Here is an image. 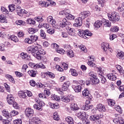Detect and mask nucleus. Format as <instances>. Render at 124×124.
<instances>
[{
  "instance_id": "obj_5",
  "label": "nucleus",
  "mask_w": 124,
  "mask_h": 124,
  "mask_svg": "<svg viewBox=\"0 0 124 124\" xmlns=\"http://www.w3.org/2000/svg\"><path fill=\"white\" fill-rule=\"evenodd\" d=\"M67 25H70V22L67 21L65 18L63 19L62 21L58 22V26H59L60 28H65Z\"/></svg>"
},
{
  "instance_id": "obj_1",
  "label": "nucleus",
  "mask_w": 124,
  "mask_h": 124,
  "mask_svg": "<svg viewBox=\"0 0 124 124\" xmlns=\"http://www.w3.org/2000/svg\"><path fill=\"white\" fill-rule=\"evenodd\" d=\"M108 17L109 21H111L113 23H116V22H119L120 21V17L116 12H112L111 14H108Z\"/></svg>"
},
{
  "instance_id": "obj_25",
  "label": "nucleus",
  "mask_w": 124,
  "mask_h": 124,
  "mask_svg": "<svg viewBox=\"0 0 124 124\" xmlns=\"http://www.w3.org/2000/svg\"><path fill=\"white\" fill-rule=\"evenodd\" d=\"M103 25L106 28H110L111 27V22L108 20H105L103 22Z\"/></svg>"
},
{
  "instance_id": "obj_38",
  "label": "nucleus",
  "mask_w": 124,
  "mask_h": 124,
  "mask_svg": "<svg viewBox=\"0 0 124 124\" xmlns=\"http://www.w3.org/2000/svg\"><path fill=\"white\" fill-rule=\"evenodd\" d=\"M47 1L46 2L44 1H40L39 3L41 6H42L43 7H48V4H47Z\"/></svg>"
},
{
  "instance_id": "obj_51",
  "label": "nucleus",
  "mask_w": 124,
  "mask_h": 124,
  "mask_svg": "<svg viewBox=\"0 0 124 124\" xmlns=\"http://www.w3.org/2000/svg\"><path fill=\"white\" fill-rule=\"evenodd\" d=\"M53 119L55 121H59L60 120V117L58 114V112H55L53 113Z\"/></svg>"
},
{
  "instance_id": "obj_15",
  "label": "nucleus",
  "mask_w": 124,
  "mask_h": 124,
  "mask_svg": "<svg viewBox=\"0 0 124 124\" xmlns=\"http://www.w3.org/2000/svg\"><path fill=\"white\" fill-rule=\"evenodd\" d=\"M47 22L51 25H55L56 24V20L53 18L52 16H49L47 17Z\"/></svg>"
},
{
  "instance_id": "obj_30",
  "label": "nucleus",
  "mask_w": 124,
  "mask_h": 124,
  "mask_svg": "<svg viewBox=\"0 0 124 124\" xmlns=\"http://www.w3.org/2000/svg\"><path fill=\"white\" fill-rule=\"evenodd\" d=\"M5 78H7V79H8V80H10L11 83L15 84V80H14V78L12 77V76H10V75H6Z\"/></svg>"
},
{
  "instance_id": "obj_32",
  "label": "nucleus",
  "mask_w": 124,
  "mask_h": 124,
  "mask_svg": "<svg viewBox=\"0 0 124 124\" xmlns=\"http://www.w3.org/2000/svg\"><path fill=\"white\" fill-rule=\"evenodd\" d=\"M0 22L1 23H7V19H6V17L3 15H0Z\"/></svg>"
},
{
  "instance_id": "obj_42",
  "label": "nucleus",
  "mask_w": 124,
  "mask_h": 124,
  "mask_svg": "<svg viewBox=\"0 0 124 124\" xmlns=\"http://www.w3.org/2000/svg\"><path fill=\"white\" fill-rule=\"evenodd\" d=\"M84 35H85V36H87V37L89 38V37L92 36V35H93V34L92 32H91L89 30H84Z\"/></svg>"
},
{
  "instance_id": "obj_63",
  "label": "nucleus",
  "mask_w": 124,
  "mask_h": 124,
  "mask_svg": "<svg viewBox=\"0 0 124 124\" xmlns=\"http://www.w3.org/2000/svg\"><path fill=\"white\" fill-rule=\"evenodd\" d=\"M89 76L91 77L92 79L95 78V77H96V76H95V74L93 71H91L89 73Z\"/></svg>"
},
{
  "instance_id": "obj_57",
  "label": "nucleus",
  "mask_w": 124,
  "mask_h": 124,
  "mask_svg": "<svg viewBox=\"0 0 124 124\" xmlns=\"http://www.w3.org/2000/svg\"><path fill=\"white\" fill-rule=\"evenodd\" d=\"M98 3L102 7H103V6H104V4H105V0H98Z\"/></svg>"
},
{
  "instance_id": "obj_29",
  "label": "nucleus",
  "mask_w": 124,
  "mask_h": 124,
  "mask_svg": "<svg viewBox=\"0 0 124 124\" xmlns=\"http://www.w3.org/2000/svg\"><path fill=\"white\" fill-rule=\"evenodd\" d=\"M18 95L19 97L21 98H26L27 97V95L26 94V92L24 91H19L18 92Z\"/></svg>"
},
{
  "instance_id": "obj_34",
  "label": "nucleus",
  "mask_w": 124,
  "mask_h": 124,
  "mask_svg": "<svg viewBox=\"0 0 124 124\" xmlns=\"http://www.w3.org/2000/svg\"><path fill=\"white\" fill-rule=\"evenodd\" d=\"M79 48L82 52H84V53H87L88 52V50L86 48V46L83 45H80L79 46Z\"/></svg>"
},
{
  "instance_id": "obj_60",
  "label": "nucleus",
  "mask_w": 124,
  "mask_h": 124,
  "mask_svg": "<svg viewBox=\"0 0 124 124\" xmlns=\"http://www.w3.org/2000/svg\"><path fill=\"white\" fill-rule=\"evenodd\" d=\"M88 62H95V58H94L93 56H90L88 58Z\"/></svg>"
},
{
  "instance_id": "obj_35",
  "label": "nucleus",
  "mask_w": 124,
  "mask_h": 124,
  "mask_svg": "<svg viewBox=\"0 0 124 124\" xmlns=\"http://www.w3.org/2000/svg\"><path fill=\"white\" fill-rule=\"evenodd\" d=\"M115 110L117 111V112H119L120 114H122L123 113V109H122V108L120 107L119 105H115Z\"/></svg>"
},
{
  "instance_id": "obj_31",
  "label": "nucleus",
  "mask_w": 124,
  "mask_h": 124,
  "mask_svg": "<svg viewBox=\"0 0 124 124\" xmlns=\"http://www.w3.org/2000/svg\"><path fill=\"white\" fill-rule=\"evenodd\" d=\"M82 86L80 85L76 86L74 88V91L76 93H81V91H82Z\"/></svg>"
},
{
  "instance_id": "obj_44",
  "label": "nucleus",
  "mask_w": 124,
  "mask_h": 124,
  "mask_svg": "<svg viewBox=\"0 0 124 124\" xmlns=\"http://www.w3.org/2000/svg\"><path fill=\"white\" fill-rule=\"evenodd\" d=\"M45 74L46 75V76H49L50 78H52V79H54L55 78V74H54L52 72H46Z\"/></svg>"
},
{
  "instance_id": "obj_17",
  "label": "nucleus",
  "mask_w": 124,
  "mask_h": 124,
  "mask_svg": "<svg viewBox=\"0 0 124 124\" xmlns=\"http://www.w3.org/2000/svg\"><path fill=\"white\" fill-rule=\"evenodd\" d=\"M40 121V119L37 117H33L31 119H30L29 123L31 124H37L38 122Z\"/></svg>"
},
{
  "instance_id": "obj_54",
  "label": "nucleus",
  "mask_w": 124,
  "mask_h": 124,
  "mask_svg": "<svg viewBox=\"0 0 124 124\" xmlns=\"http://www.w3.org/2000/svg\"><path fill=\"white\" fill-rule=\"evenodd\" d=\"M40 36L43 38V39L46 38V33H45V32L43 30H40Z\"/></svg>"
},
{
  "instance_id": "obj_16",
  "label": "nucleus",
  "mask_w": 124,
  "mask_h": 124,
  "mask_svg": "<svg viewBox=\"0 0 124 124\" xmlns=\"http://www.w3.org/2000/svg\"><path fill=\"white\" fill-rule=\"evenodd\" d=\"M60 100L63 102H69L70 101V96H65L63 95L60 96Z\"/></svg>"
},
{
  "instance_id": "obj_20",
  "label": "nucleus",
  "mask_w": 124,
  "mask_h": 124,
  "mask_svg": "<svg viewBox=\"0 0 124 124\" xmlns=\"http://www.w3.org/2000/svg\"><path fill=\"white\" fill-rule=\"evenodd\" d=\"M20 57L22 58V59H26L27 61H31V56H28L27 53L22 52L20 54Z\"/></svg>"
},
{
  "instance_id": "obj_39",
  "label": "nucleus",
  "mask_w": 124,
  "mask_h": 124,
  "mask_svg": "<svg viewBox=\"0 0 124 124\" xmlns=\"http://www.w3.org/2000/svg\"><path fill=\"white\" fill-rule=\"evenodd\" d=\"M82 95L83 96H89L90 95V92L88 89H85L82 91Z\"/></svg>"
},
{
  "instance_id": "obj_18",
  "label": "nucleus",
  "mask_w": 124,
  "mask_h": 124,
  "mask_svg": "<svg viewBox=\"0 0 124 124\" xmlns=\"http://www.w3.org/2000/svg\"><path fill=\"white\" fill-rule=\"evenodd\" d=\"M78 117L79 118H81V119L83 120L86 119V118H88V114H87V113H86V112H78Z\"/></svg>"
},
{
  "instance_id": "obj_13",
  "label": "nucleus",
  "mask_w": 124,
  "mask_h": 124,
  "mask_svg": "<svg viewBox=\"0 0 124 124\" xmlns=\"http://www.w3.org/2000/svg\"><path fill=\"white\" fill-rule=\"evenodd\" d=\"M108 78L111 81H115L117 80V74L110 73L108 74Z\"/></svg>"
},
{
  "instance_id": "obj_58",
  "label": "nucleus",
  "mask_w": 124,
  "mask_h": 124,
  "mask_svg": "<svg viewBox=\"0 0 124 124\" xmlns=\"http://www.w3.org/2000/svg\"><path fill=\"white\" fill-rule=\"evenodd\" d=\"M47 5L49 6H52L53 5L55 6L56 5V2L53 0H47Z\"/></svg>"
},
{
  "instance_id": "obj_4",
  "label": "nucleus",
  "mask_w": 124,
  "mask_h": 124,
  "mask_svg": "<svg viewBox=\"0 0 124 124\" xmlns=\"http://www.w3.org/2000/svg\"><path fill=\"white\" fill-rule=\"evenodd\" d=\"M91 15V13L89 11H83L80 13L79 15V19H81V20H84L85 18H87V17H88V16H90Z\"/></svg>"
},
{
  "instance_id": "obj_22",
  "label": "nucleus",
  "mask_w": 124,
  "mask_h": 124,
  "mask_svg": "<svg viewBox=\"0 0 124 124\" xmlns=\"http://www.w3.org/2000/svg\"><path fill=\"white\" fill-rule=\"evenodd\" d=\"M32 55H33L34 54H36V53H37V52H38V48H40L41 47V46L38 45L36 46H32Z\"/></svg>"
},
{
  "instance_id": "obj_62",
  "label": "nucleus",
  "mask_w": 124,
  "mask_h": 124,
  "mask_svg": "<svg viewBox=\"0 0 124 124\" xmlns=\"http://www.w3.org/2000/svg\"><path fill=\"white\" fill-rule=\"evenodd\" d=\"M18 114H19V112H18V111H17L16 110H12L10 112V115L13 116V117H14V116H16V115H18Z\"/></svg>"
},
{
  "instance_id": "obj_59",
  "label": "nucleus",
  "mask_w": 124,
  "mask_h": 124,
  "mask_svg": "<svg viewBox=\"0 0 124 124\" xmlns=\"http://www.w3.org/2000/svg\"><path fill=\"white\" fill-rule=\"evenodd\" d=\"M13 124H22V119H17L13 121Z\"/></svg>"
},
{
  "instance_id": "obj_8",
  "label": "nucleus",
  "mask_w": 124,
  "mask_h": 124,
  "mask_svg": "<svg viewBox=\"0 0 124 124\" xmlns=\"http://www.w3.org/2000/svg\"><path fill=\"white\" fill-rule=\"evenodd\" d=\"M25 114L27 117H32L33 116V110L31 108H27L25 110Z\"/></svg>"
},
{
  "instance_id": "obj_56",
  "label": "nucleus",
  "mask_w": 124,
  "mask_h": 124,
  "mask_svg": "<svg viewBox=\"0 0 124 124\" xmlns=\"http://www.w3.org/2000/svg\"><path fill=\"white\" fill-rule=\"evenodd\" d=\"M47 33H49V34H54V33H55V31H56V30L51 28V29H48L47 31Z\"/></svg>"
},
{
  "instance_id": "obj_11",
  "label": "nucleus",
  "mask_w": 124,
  "mask_h": 124,
  "mask_svg": "<svg viewBox=\"0 0 124 124\" xmlns=\"http://www.w3.org/2000/svg\"><path fill=\"white\" fill-rule=\"evenodd\" d=\"M101 49L107 54V50L109 48V44L107 43H102L101 45Z\"/></svg>"
},
{
  "instance_id": "obj_64",
  "label": "nucleus",
  "mask_w": 124,
  "mask_h": 124,
  "mask_svg": "<svg viewBox=\"0 0 124 124\" xmlns=\"http://www.w3.org/2000/svg\"><path fill=\"white\" fill-rule=\"evenodd\" d=\"M82 123L83 124H90L91 122L88 120V118H85L82 120Z\"/></svg>"
},
{
  "instance_id": "obj_9",
  "label": "nucleus",
  "mask_w": 124,
  "mask_h": 124,
  "mask_svg": "<svg viewBox=\"0 0 124 124\" xmlns=\"http://www.w3.org/2000/svg\"><path fill=\"white\" fill-rule=\"evenodd\" d=\"M97 109L99 112H101L103 113V112H105L106 111V108H105V106H104L102 104H99L96 106Z\"/></svg>"
},
{
  "instance_id": "obj_7",
  "label": "nucleus",
  "mask_w": 124,
  "mask_h": 124,
  "mask_svg": "<svg viewBox=\"0 0 124 124\" xmlns=\"http://www.w3.org/2000/svg\"><path fill=\"white\" fill-rule=\"evenodd\" d=\"M45 105V104L42 102H40L37 105L34 104L33 105V108L36 109V110H38L39 111H42V107Z\"/></svg>"
},
{
  "instance_id": "obj_2",
  "label": "nucleus",
  "mask_w": 124,
  "mask_h": 124,
  "mask_svg": "<svg viewBox=\"0 0 124 124\" xmlns=\"http://www.w3.org/2000/svg\"><path fill=\"white\" fill-rule=\"evenodd\" d=\"M45 54H46V52L44 51V49L42 48L41 46V47L38 48V52L34 54L33 56L37 60H45L46 59L45 57L41 58V55H45Z\"/></svg>"
},
{
  "instance_id": "obj_48",
  "label": "nucleus",
  "mask_w": 124,
  "mask_h": 124,
  "mask_svg": "<svg viewBox=\"0 0 124 124\" xmlns=\"http://www.w3.org/2000/svg\"><path fill=\"white\" fill-rule=\"evenodd\" d=\"M119 27L118 26H113L110 29L111 31H112L113 32H117V31H119Z\"/></svg>"
},
{
  "instance_id": "obj_46",
  "label": "nucleus",
  "mask_w": 124,
  "mask_h": 124,
  "mask_svg": "<svg viewBox=\"0 0 124 124\" xmlns=\"http://www.w3.org/2000/svg\"><path fill=\"white\" fill-rule=\"evenodd\" d=\"M65 17L68 20H71L72 21H73V20H74V19H75V16L70 14L66 16Z\"/></svg>"
},
{
  "instance_id": "obj_45",
  "label": "nucleus",
  "mask_w": 124,
  "mask_h": 124,
  "mask_svg": "<svg viewBox=\"0 0 124 124\" xmlns=\"http://www.w3.org/2000/svg\"><path fill=\"white\" fill-rule=\"evenodd\" d=\"M71 109L73 111L78 110V106H77V104H72L71 105Z\"/></svg>"
},
{
  "instance_id": "obj_37",
  "label": "nucleus",
  "mask_w": 124,
  "mask_h": 124,
  "mask_svg": "<svg viewBox=\"0 0 124 124\" xmlns=\"http://www.w3.org/2000/svg\"><path fill=\"white\" fill-rule=\"evenodd\" d=\"M108 104L109 106H114L115 104H116V102H115V100L111 99H108Z\"/></svg>"
},
{
  "instance_id": "obj_40",
  "label": "nucleus",
  "mask_w": 124,
  "mask_h": 124,
  "mask_svg": "<svg viewBox=\"0 0 124 124\" xmlns=\"http://www.w3.org/2000/svg\"><path fill=\"white\" fill-rule=\"evenodd\" d=\"M26 22L28 25H34L35 24V21L31 18H28Z\"/></svg>"
},
{
  "instance_id": "obj_6",
  "label": "nucleus",
  "mask_w": 124,
  "mask_h": 124,
  "mask_svg": "<svg viewBox=\"0 0 124 124\" xmlns=\"http://www.w3.org/2000/svg\"><path fill=\"white\" fill-rule=\"evenodd\" d=\"M90 120L92 122H97V124H99L101 123V120H100V117L99 115L97 116L95 115H92L90 117Z\"/></svg>"
},
{
  "instance_id": "obj_14",
  "label": "nucleus",
  "mask_w": 124,
  "mask_h": 124,
  "mask_svg": "<svg viewBox=\"0 0 124 124\" xmlns=\"http://www.w3.org/2000/svg\"><path fill=\"white\" fill-rule=\"evenodd\" d=\"M78 34L79 36L80 37H82V38H84V39H87L88 37L85 36V31L81 30L80 29L78 30Z\"/></svg>"
},
{
  "instance_id": "obj_61",
  "label": "nucleus",
  "mask_w": 124,
  "mask_h": 124,
  "mask_svg": "<svg viewBox=\"0 0 124 124\" xmlns=\"http://www.w3.org/2000/svg\"><path fill=\"white\" fill-rule=\"evenodd\" d=\"M116 67L117 70H118V71H119L120 73H123V67H122V66L121 65H116Z\"/></svg>"
},
{
  "instance_id": "obj_36",
  "label": "nucleus",
  "mask_w": 124,
  "mask_h": 124,
  "mask_svg": "<svg viewBox=\"0 0 124 124\" xmlns=\"http://www.w3.org/2000/svg\"><path fill=\"white\" fill-rule=\"evenodd\" d=\"M66 52L67 56L70 58H73L74 57V53L72 50H67Z\"/></svg>"
},
{
  "instance_id": "obj_12",
  "label": "nucleus",
  "mask_w": 124,
  "mask_h": 124,
  "mask_svg": "<svg viewBox=\"0 0 124 124\" xmlns=\"http://www.w3.org/2000/svg\"><path fill=\"white\" fill-rule=\"evenodd\" d=\"M82 20L80 17L77 18L75 19V23L74 24V27H81L83 22Z\"/></svg>"
},
{
  "instance_id": "obj_52",
  "label": "nucleus",
  "mask_w": 124,
  "mask_h": 124,
  "mask_svg": "<svg viewBox=\"0 0 124 124\" xmlns=\"http://www.w3.org/2000/svg\"><path fill=\"white\" fill-rule=\"evenodd\" d=\"M75 29L70 28L69 30V35H71L73 36L75 34Z\"/></svg>"
},
{
  "instance_id": "obj_21",
  "label": "nucleus",
  "mask_w": 124,
  "mask_h": 124,
  "mask_svg": "<svg viewBox=\"0 0 124 124\" xmlns=\"http://www.w3.org/2000/svg\"><path fill=\"white\" fill-rule=\"evenodd\" d=\"M102 21L101 20H97L95 21V22L94 23V27L95 28V29H96V30H97V29H99V28H100V27H101V26H102Z\"/></svg>"
},
{
  "instance_id": "obj_41",
  "label": "nucleus",
  "mask_w": 124,
  "mask_h": 124,
  "mask_svg": "<svg viewBox=\"0 0 124 124\" xmlns=\"http://www.w3.org/2000/svg\"><path fill=\"white\" fill-rule=\"evenodd\" d=\"M51 98L52 100H56V101H60V97L57 95H51Z\"/></svg>"
},
{
  "instance_id": "obj_43",
  "label": "nucleus",
  "mask_w": 124,
  "mask_h": 124,
  "mask_svg": "<svg viewBox=\"0 0 124 124\" xmlns=\"http://www.w3.org/2000/svg\"><path fill=\"white\" fill-rule=\"evenodd\" d=\"M2 115L4 116V117H6V118H9V112L8 111H6V109H3L2 111Z\"/></svg>"
},
{
  "instance_id": "obj_10",
  "label": "nucleus",
  "mask_w": 124,
  "mask_h": 124,
  "mask_svg": "<svg viewBox=\"0 0 124 124\" xmlns=\"http://www.w3.org/2000/svg\"><path fill=\"white\" fill-rule=\"evenodd\" d=\"M7 101L8 104L10 105L13 104V103H14V102H15L14 97H13L12 94H9L7 95Z\"/></svg>"
},
{
  "instance_id": "obj_24",
  "label": "nucleus",
  "mask_w": 124,
  "mask_h": 124,
  "mask_svg": "<svg viewBox=\"0 0 124 124\" xmlns=\"http://www.w3.org/2000/svg\"><path fill=\"white\" fill-rule=\"evenodd\" d=\"M31 67H36V68H45V65L43 64H42V62L39 63V64H32V66H31Z\"/></svg>"
},
{
  "instance_id": "obj_53",
  "label": "nucleus",
  "mask_w": 124,
  "mask_h": 124,
  "mask_svg": "<svg viewBox=\"0 0 124 124\" xmlns=\"http://www.w3.org/2000/svg\"><path fill=\"white\" fill-rule=\"evenodd\" d=\"M93 84L96 85V84H99V79L95 77V78H93L92 80Z\"/></svg>"
},
{
  "instance_id": "obj_27",
  "label": "nucleus",
  "mask_w": 124,
  "mask_h": 124,
  "mask_svg": "<svg viewBox=\"0 0 124 124\" xmlns=\"http://www.w3.org/2000/svg\"><path fill=\"white\" fill-rule=\"evenodd\" d=\"M116 57L120 60H124V53L123 51L118 52Z\"/></svg>"
},
{
  "instance_id": "obj_23",
  "label": "nucleus",
  "mask_w": 124,
  "mask_h": 124,
  "mask_svg": "<svg viewBox=\"0 0 124 124\" xmlns=\"http://www.w3.org/2000/svg\"><path fill=\"white\" fill-rule=\"evenodd\" d=\"M28 74L31 76V77H35L36 76V74H37V71L35 70H29L28 72Z\"/></svg>"
},
{
  "instance_id": "obj_50",
  "label": "nucleus",
  "mask_w": 124,
  "mask_h": 124,
  "mask_svg": "<svg viewBox=\"0 0 124 124\" xmlns=\"http://www.w3.org/2000/svg\"><path fill=\"white\" fill-rule=\"evenodd\" d=\"M10 38L11 40H12L14 42H18V41H19V40L18 39L17 36L14 35H11Z\"/></svg>"
},
{
  "instance_id": "obj_47",
  "label": "nucleus",
  "mask_w": 124,
  "mask_h": 124,
  "mask_svg": "<svg viewBox=\"0 0 124 124\" xmlns=\"http://www.w3.org/2000/svg\"><path fill=\"white\" fill-rule=\"evenodd\" d=\"M97 71L98 75H99V77L103 76V71H102V68H97Z\"/></svg>"
},
{
  "instance_id": "obj_33",
  "label": "nucleus",
  "mask_w": 124,
  "mask_h": 124,
  "mask_svg": "<svg viewBox=\"0 0 124 124\" xmlns=\"http://www.w3.org/2000/svg\"><path fill=\"white\" fill-rule=\"evenodd\" d=\"M70 71L72 76H74L75 77H77V76H78V72H77V71L76 69H71Z\"/></svg>"
},
{
  "instance_id": "obj_3",
  "label": "nucleus",
  "mask_w": 124,
  "mask_h": 124,
  "mask_svg": "<svg viewBox=\"0 0 124 124\" xmlns=\"http://www.w3.org/2000/svg\"><path fill=\"white\" fill-rule=\"evenodd\" d=\"M38 40V36L35 35H32L31 36V38H27L25 39V42L28 43V44H31L33 42H35Z\"/></svg>"
},
{
  "instance_id": "obj_19",
  "label": "nucleus",
  "mask_w": 124,
  "mask_h": 124,
  "mask_svg": "<svg viewBox=\"0 0 124 124\" xmlns=\"http://www.w3.org/2000/svg\"><path fill=\"white\" fill-rule=\"evenodd\" d=\"M93 105H84L83 106L81 107L82 110H85V111H88V110H90V109H93Z\"/></svg>"
},
{
  "instance_id": "obj_28",
  "label": "nucleus",
  "mask_w": 124,
  "mask_h": 124,
  "mask_svg": "<svg viewBox=\"0 0 124 124\" xmlns=\"http://www.w3.org/2000/svg\"><path fill=\"white\" fill-rule=\"evenodd\" d=\"M38 30L36 28H29L28 30V32L30 34H33V33H35V32H37Z\"/></svg>"
},
{
  "instance_id": "obj_55",
  "label": "nucleus",
  "mask_w": 124,
  "mask_h": 124,
  "mask_svg": "<svg viewBox=\"0 0 124 124\" xmlns=\"http://www.w3.org/2000/svg\"><path fill=\"white\" fill-rule=\"evenodd\" d=\"M16 23L17 25H19L20 26H25L26 25V22L21 20L16 21Z\"/></svg>"
},
{
  "instance_id": "obj_49",
  "label": "nucleus",
  "mask_w": 124,
  "mask_h": 124,
  "mask_svg": "<svg viewBox=\"0 0 124 124\" xmlns=\"http://www.w3.org/2000/svg\"><path fill=\"white\" fill-rule=\"evenodd\" d=\"M51 46L52 49H54V50H55V51H57V50H58L57 49H58L59 47H60V46L56 43L52 44Z\"/></svg>"
},
{
  "instance_id": "obj_26",
  "label": "nucleus",
  "mask_w": 124,
  "mask_h": 124,
  "mask_svg": "<svg viewBox=\"0 0 124 124\" xmlns=\"http://www.w3.org/2000/svg\"><path fill=\"white\" fill-rule=\"evenodd\" d=\"M65 121H67V122L69 124H74V120H73V118L70 116H68L67 118H66Z\"/></svg>"
}]
</instances>
